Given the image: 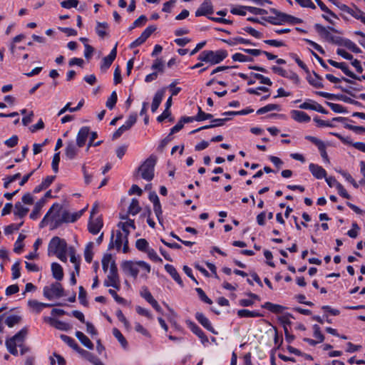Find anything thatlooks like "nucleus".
Returning a JSON list of instances; mask_svg holds the SVG:
<instances>
[{
  "label": "nucleus",
  "mask_w": 365,
  "mask_h": 365,
  "mask_svg": "<svg viewBox=\"0 0 365 365\" xmlns=\"http://www.w3.org/2000/svg\"><path fill=\"white\" fill-rule=\"evenodd\" d=\"M84 210L80 212L71 215L67 210H63L62 206L58 203L53 204L49 209L52 228L56 229L63 223L73 222L81 217Z\"/></svg>",
  "instance_id": "nucleus-1"
},
{
  "label": "nucleus",
  "mask_w": 365,
  "mask_h": 365,
  "mask_svg": "<svg viewBox=\"0 0 365 365\" xmlns=\"http://www.w3.org/2000/svg\"><path fill=\"white\" fill-rule=\"evenodd\" d=\"M122 268L125 274L134 278H136L138 274L140 272V276L145 279L151 269L150 264L143 261H126L123 263Z\"/></svg>",
  "instance_id": "nucleus-2"
},
{
  "label": "nucleus",
  "mask_w": 365,
  "mask_h": 365,
  "mask_svg": "<svg viewBox=\"0 0 365 365\" xmlns=\"http://www.w3.org/2000/svg\"><path fill=\"white\" fill-rule=\"evenodd\" d=\"M227 56V52L225 50H217L215 51L205 50L199 54L197 59L200 61L215 65L222 62Z\"/></svg>",
  "instance_id": "nucleus-3"
},
{
  "label": "nucleus",
  "mask_w": 365,
  "mask_h": 365,
  "mask_svg": "<svg viewBox=\"0 0 365 365\" xmlns=\"http://www.w3.org/2000/svg\"><path fill=\"white\" fill-rule=\"evenodd\" d=\"M27 334V329L23 328L14 336L6 340V346L10 354L14 356L18 355L17 346L21 347L24 345Z\"/></svg>",
  "instance_id": "nucleus-4"
},
{
  "label": "nucleus",
  "mask_w": 365,
  "mask_h": 365,
  "mask_svg": "<svg viewBox=\"0 0 365 365\" xmlns=\"http://www.w3.org/2000/svg\"><path fill=\"white\" fill-rule=\"evenodd\" d=\"M316 31L319 35L329 43L336 44L339 46L342 45V38L338 36H334L331 32L338 33V31L333 27H324L321 24H317L314 26Z\"/></svg>",
  "instance_id": "nucleus-5"
},
{
  "label": "nucleus",
  "mask_w": 365,
  "mask_h": 365,
  "mask_svg": "<svg viewBox=\"0 0 365 365\" xmlns=\"http://www.w3.org/2000/svg\"><path fill=\"white\" fill-rule=\"evenodd\" d=\"M156 157L150 155L139 167L138 173L141 178L147 181H150L154 178V168L156 163Z\"/></svg>",
  "instance_id": "nucleus-6"
},
{
  "label": "nucleus",
  "mask_w": 365,
  "mask_h": 365,
  "mask_svg": "<svg viewBox=\"0 0 365 365\" xmlns=\"http://www.w3.org/2000/svg\"><path fill=\"white\" fill-rule=\"evenodd\" d=\"M270 11L276 16H269L267 21L274 25L282 24L284 22L299 24L302 21L300 19L280 12L275 9H270Z\"/></svg>",
  "instance_id": "nucleus-7"
},
{
  "label": "nucleus",
  "mask_w": 365,
  "mask_h": 365,
  "mask_svg": "<svg viewBox=\"0 0 365 365\" xmlns=\"http://www.w3.org/2000/svg\"><path fill=\"white\" fill-rule=\"evenodd\" d=\"M43 294L49 300L54 298H60L64 296L63 288L59 282H55L49 286L44 287Z\"/></svg>",
  "instance_id": "nucleus-8"
},
{
  "label": "nucleus",
  "mask_w": 365,
  "mask_h": 365,
  "mask_svg": "<svg viewBox=\"0 0 365 365\" xmlns=\"http://www.w3.org/2000/svg\"><path fill=\"white\" fill-rule=\"evenodd\" d=\"M68 250L67 243L65 240L61 239L58 237H53L48 247V255H54L58 252Z\"/></svg>",
  "instance_id": "nucleus-9"
},
{
  "label": "nucleus",
  "mask_w": 365,
  "mask_h": 365,
  "mask_svg": "<svg viewBox=\"0 0 365 365\" xmlns=\"http://www.w3.org/2000/svg\"><path fill=\"white\" fill-rule=\"evenodd\" d=\"M104 285L106 287H113L118 290L120 289V284L115 263H113L110 266L109 274L104 282Z\"/></svg>",
  "instance_id": "nucleus-10"
},
{
  "label": "nucleus",
  "mask_w": 365,
  "mask_h": 365,
  "mask_svg": "<svg viewBox=\"0 0 365 365\" xmlns=\"http://www.w3.org/2000/svg\"><path fill=\"white\" fill-rule=\"evenodd\" d=\"M130 232H123L121 231H117L116 238L115 240V245L117 250H120L121 246L123 245V252H127L128 250V237Z\"/></svg>",
  "instance_id": "nucleus-11"
},
{
  "label": "nucleus",
  "mask_w": 365,
  "mask_h": 365,
  "mask_svg": "<svg viewBox=\"0 0 365 365\" xmlns=\"http://www.w3.org/2000/svg\"><path fill=\"white\" fill-rule=\"evenodd\" d=\"M137 120V116L136 115H130L128 118V119L126 120L125 124H123L122 126H120L113 134V139H117L121 136V135L130 129V128L136 123Z\"/></svg>",
  "instance_id": "nucleus-12"
},
{
  "label": "nucleus",
  "mask_w": 365,
  "mask_h": 365,
  "mask_svg": "<svg viewBox=\"0 0 365 365\" xmlns=\"http://www.w3.org/2000/svg\"><path fill=\"white\" fill-rule=\"evenodd\" d=\"M156 30V27L155 26H150L147 27L145 31L141 34L140 37L135 39L133 43H131L130 47L131 48L138 47L143 44L149 36Z\"/></svg>",
  "instance_id": "nucleus-13"
},
{
  "label": "nucleus",
  "mask_w": 365,
  "mask_h": 365,
  "mask_svg": "<svg viewBox=\"0 0 365 365\" xmlns=\"http://www.w3.org/2000/svg\"><path fill=\"white\" fill-rule=\"evenodd\" d=\"M44 322L48 323L51 327L61 331H68L71 329V325L69 324L60 321L53 317H46L44 318Z\"/></svg>",
  "instance_id": "nucleus-14"
},
{
  "label": "nucleus",
  "mask_w": 365,
  "mask_h": 365,
  "mask_svg": "<svg viewBox=\"0 0 365 365\" xmlns=\"http://www.w3.org/2000/svg\"><path fill=\"white\" fill-rule=\"evenodd\" d=\"M214 12L210 0H205L195 11V16H207Z\"/></svg>",
  "instance_id": "nucleus-15"
},
{
  "label": "nucleus",
  "mask_w": 365,
  "mask_h": 365,
  "mask_svg": "<svg viewBox=\"0 0 365 365\" xmlns=\"http://www.w3.org/2000/svg\"><path fill=\"white\" fill-rule=\"evenodd\" d=\"M186 324L189 329L200 338L202 344L208 342V338L195 323L190 320H187Z\"/></svg>",
  "instance_id": "nucleus-16"
},
{
  "label": "nucleus",
  "mask_w": 365,
  "mask_h": 365,
  "mask_svg": "<svg viewBox=\"0 0 365 365\" xmlns=\"http://www.w3.org/2000/svg\"><path fill=\"white\" fill-rule=\"evenodd\" d=\"M103 225V222L101 217L90 218L88 225V231L93 235H96L100 232Z\"/></svg>",
  "instance_id": "nucleus-17"
},
{
  "label": "nucleus",
  "mask_w": 365,
  "mask_h": 365,
  "mask_svg": "<svg viewBox=\"0 0 365 365\" xmlns=\"http://www.w3.org/2000/svg\"><path fill=\"white\" fill-rule=\"evenodd\" d=\"M90 129L88 127H82L79 130L76 136V144L78 148H81L86 144L87 140L88 139Z\"/></svg>",
  "instance_id": "nucleus-18"
},
{
  "label": "nucleus",
  "mask_w": 365,
  "mask_h": 365,
  "mask_svg": "<svg viewBox=\"0 0 365 365\" xmlns=\"http://www.w3.org/2000/svg\"><path fill=\"white\" fill-rule=\"evenodd\" d=\"M195 319L206 329H207L210 332L213 333L214 334H217V332L215 330V329L212 326L210 320L202 313L197 312L195 314Z\"/></svg>",
  "instance_id": "nucleus-19"
},
{
  "label": "nucleus",
  "mask_w": 365,
  "mask_h": 365,
  "mask_svg": "<svg viewBox=\"0 0 365 365\" xmlns=\"http://www.w3.org/2000/svg\"><path fill=\"white\" fill-rule=\"evenodd\" d=\"M77 144H75L73 141H69L66 143V146L65 148V155L66 157L69 160L74 159L78 153Z\"/></svg>",
  "instance_id": "nucleus-20"
},
{
  "label": "nucleus",
  "mask_w": 365,
  "mask_h": 365,
  "mask_svg": "<svg viewBox=\"0 0 365 365\" xmlns=\"http://www.w3.org/2000/svg\"><path fill=\"white\" fill-rule=\"evenodd\" d=\"M77 352L80 354L82 357L91 362L93 365H104L103 363L98 357L94 356L92 353L86 351L81 347L78 349Z\"/></svg>",
  "instance_id": "nucleus-21"
},
{
  "label": "nucleus",
  "mask_w": 365,
  "mask_h": 365,
  "mask_svg": "<svg viewBox=\"0 0 365 365\" xmlns=\"http://www.w3.org/2000/svg\"><path fill=\"white\" fill-rule=\"evenodd\" d=\"M165 90L166 88H163L155 93L151 105V110L153 113L157 110L160 104L161 103L165 93Z\"/></svg>",
  "instance_id": "nucleus-22"
},
{
  "label": "nucleus",
  "mask_w": 365,
  "mask_h": 365,
  "mask_svg": "<svg viewBox=\"0 0 365 365\" xmlns=\"http://www.w3.org/2000/svg\"><path fill=\"white\" fill-rule=\"evenodd\" d=\"M309 171L317 179L326 178L327 172L322 167L314 163H310L309 165Z\"/></svg>",
  "instance_id": "nucleus-23"
},
{
  "label": "nucleus",
  "mask_w": 365,
  "mask_h": 365,
  "mask_svg": "<svg viewBox=\"0 0 365 365\" xmlns=\"http://www.w3.org/2000/svg\"><path fill=\"white\" fill-rule=\"evenodd\" d=\"M345 12L350 14L351 16L355 18L356 19L360 20L362 23L365 24V14L358 8H350L348 6H345L344 9Z\"/></svg>",
  "instance_id": "nucleus-24"
},
{
  "label": "nucleus",
  "mask_w": 365,
  "mask_h": 365,
  "mask_svg": "<svg viewBox=\"0 0 365 365\" xmlns=\"http://www.w3.org/2000/svg\"><path fill=\"white\" fill-rule=\"evenodd\" d=\"M117 45L112 49L110 53L106 57H104L102 60V64L101 66V69H107L112 64L113 61L115 60L117 54Z\"/></svg>",
  "instance_id": "nucleus-25"
},
{
  "label": "nucleus",
  "mask_w": 365,
  "mask_h": 365,
  "mask_svg": "<svg viewBox=\"0 0 365 365\" xmlns=\"http://www.w3.org/2000/svg\"><path fill=\"white\" fill-rule=\"evenodd\" d=\"M292 118L299 123H308L311 118L303 111L293 110L291 112Z\"/></svg>",
  "instance_id": "nucleus-26"
},
{
  "label": "nucleus",
  "mask_w": 365,
  "mask_h": 365,
  "mask_svg": "<svg viewBox=\"0 0 365 365\" xmlns=\"http://www.w3.org/2000/svg\"><path fill=\"white\" fill-rule=\"evenodd\" d=\"M165 269L170 275L173 277V279L181 287L183 286L182 280L180 274H178L176 269L171 264H167L165 265Z\"/></svg>",
  "instance_id": "nucleus-27"
},
{
  "label": "nucleus",
  "mask_w": 365,
  "mask_h": 365,
  "mask_svg": "<svg viewBox=\"0 0 365 365\" xmlns=\"http://www.w3.org/2000/svg\"><path fill=\"white\" fill-rule=\"evenodd\" d=\"M51 272L53 277L58 281H61L63 278V271L62 267L56 262L51 264Z\"/></svg>",
  "instance_id": "nucleus-28"
},
{
  "label": "nucleus",
  "mask_w": 365,
  "mask_h": 365,
  "mask_svg": "<svg viewBox=\"0 0 365 365\" xmlns=\"http://www.w3.org/2000/svg\"><path fill=\"white\" fill-rule=\"evenodd\" d=\"M75 335L84 346L89 349H93V344L83 332L77 331Z\"/></svg>",
  "instance_id": "nucleus-29"
},
{
  "label": "nucleus",
  "mask_w": 365,
  "mask_h": 365,
  "mask_svg": "<svg viewBox=\"0 0 365 365\" xmlns=\"http://www.w3.org/2000/svg\"><path fill=\"white\" fill-rule=\"evenodd\" d=\"M262 308L267 309L272 313L279 314L282 313L285 309L283 306L279 304H273L271 302H265L262 305Z\"/></svg>",
  "instance_id": "nucleus-30"
},
{
  "label": "nucleus",
  "mask_w": 365,
  "mask_h": 365,
  "mask_svg": "<svg viewBox=\"0 0 365 365\" xmlns=\"http://www.w3.org/2000/svg\"><path fill=\"white\" fill-rule=\"evenodd\" d=\"M314 77L311 76H307V81L312 86L317 88H321L324 87L322 83V78L315 72H314Z\"/></svg>",
  "instance_id": "nucleus-31"
},
{
  "label": "nucleus",
  "mask_w": 365,
  "mask_h": 365,
  "mask_svg": "<svg viewBox=\"0 0 365 365\" xmlns=\"http://www.w3.org/2000/svg\"><path fill=\"white\" fill-rule=\"evenodd\" d=\"M237 315L240 317H260L262 316L257 311H250L248 309H240L237 311Z\"/></svg>",
  "instance_id": "nucleus-32"
},
{
  "label": "nucleus",
  "mask_w": 365,
  "mask_h": 365,
  "mask_svg": "<svg viewBox=\"0 0 365 365\" xmlns=\"http://www.w3.org/2000/svg\"><path fill=\"white\" fill-rule=\"evenodd\" d=\"M28 306L33 312L36 314H38L42 311V302H39L36 299L29 300Z\"/></svg>",
  "instance_id": "nucleus-33"
},
{
  "label": "nucleus",
  "mask_w": 365,
  "mask_h": 365,
  "mask_svg": "<svg viewBox=\"0 0 365 365\" xmlns=\"http://www.w3.org/2000/svg\"><path fill=\"white\" fill-rule=\"evenodd\" d=\"M29 210V208L23 206L21 202H17L15 204L14 215L19 216V217H23L26 215Z\"/></svg>",
  "instance_id": "nucleus-34"
},
{
  "label": "nucleus",
  "mask_w": 365,
  "mask_h": 365,
  "mask_svg": "<svg viewBox=\"0 0 365 365\" xmlns=\"http://www.w3.org/2000/svg\"><path fill=\"white\" fill-rule=\"evenodd\" d=\"M21 317L18 316V315H10L6 318L5 324L9 327H13L16 324H19L21 322Z\"/></svg>",
  "instance_id": "nucleus-35"
},
{
  "label": "nucleus",
  "mask_w": 365,
  "mask_h": 365,
  "mask_svg": "<svg viewBox=\"0 0 365 365\" xmlns=\"http://www.w3.org/2000/svg\"><path fill=\"white\" fill-rule=\"evenodd\" d=\"M140 210L141 208L139 205L138 200L135 198L133 199L128 207V213L132 215H135L140 212Z\"/></svg>",
  "instance_id": "nucleus-36"
},
{
  "label": "nucleus",
  "mask_w": 365,
  "mask_h": 365,
  "mask_svg": "<svg viewBox=\"0 0 365 365\" xmlns=\"http://www.w3.org/2000/svg\"><path fill=\"white\" fill-rule=\"evenodd\" d=\"M61 339L67 344L70 347H71L75 351H78L80 346L78 345V344L76 342V341L71 338V336H68L67 335L61 334Z\"/></svg>",
  "instance_id": "nucleus-37"
},
{
  "label": "nucleus",
  "mask_w": 365,
  "mask_h": 365,
  "mask_svg": "<svg viewBox=\"0 0 365 365\" xmlns=\"http://www.w3.org/2000/svg\"><path fill=\"white\" fill-rule=\"evenodd\" d=\"M113 334L118 339V341L120 342L121 346L124 349H126L128 346V341L125 339V338L123 336L122 333L117 328H114L113 329Z\"/></svg>",
  "instance_id": "nucleus-38"
},
{
  "label": "nucleus",
  "mask_w": 365,
  "mask_h": 365,
  "mask_svg": "<svg viewBox=\"0 0 365 365\" xmlns=\"http://www.w3.org/2000/svg\"><path fill=\"white\" fill-rule=\"evenodd\" d=\"M108 27V25L106 22H97V26L96 28L97 34L101 38L105 37L107 35L106 29Z\"/></svg>",
  "instance_id": "nucleus-39"
},
{
  "label": "nucleus",
  "mask_w": 365,
  "mask_h": 365,
  "mask_svg": "<svg viewBox=\"0 0 365 365\" xmlns=\"http://www.w3.org/2000/svg\"><path fill=\"white\" fill-rule=\"evenodd\" d=\"M351 50L352 52L359 53L361 52V49L356 45L355 43L349 39L342 38V45Z\"/></svg>",
  "instance_id": "nucleus-40"
},
{
  "label": "nucleus",
  "mask_w": 365,
  "mask_h": 365,
  "mask_svg": "<svg viewBox=\"0 0 365 365\" xmlns=\"http://www.w3.org/2000/svg\"><path fill=\"white\" fill-rule=\"evenodd\" d=\"M118 227L122 229L123 232H130L128 228L130 227L133 230L135 229V223L133 220H128L125 222H120L118 224Z\"/></svg>",
  "instance_id": "nucleus-41"
},
{
  "label": "nucleus",
  "mask_w": 365,
  "mask_h": 365,
  "mask_svg": "<svg viewBox=\"0 0 365 365\" xmlns=\"http://www.w3.org/2000/svg\"><path fill=\"white\" fill-rule=\"evenodd\" d=\"M281 110L280 106L277 104H268V105L258 109L257 111V113L260 115V114H264L265 113H267V112H269L272 110Z\"/></svg>",
  "instance_id": "nucleus-42"
},
{
  "label": "nucleus",
  "mask_w": 365,
  "mask_h": 365,
  "mask_svg": "<svg viewBox=\"0 0 365 365\" xmlns=\"http://www.w3.org/2000/svg\"><path fill=\"white\" fill-rule=\"evenodd\" d=\"M113 263H115V262L113 260L111 255H106L102 259L103 271L106 272L108 269H110Z\"/></svg>",
  "instance_id": "nucleus-43"
},
{
  "label": "nucleus",
  "mask_w": 365,
  "mask_h": 365,
  "mask_svg": "<svg viewBox=\"0 0 365 365\" xmlns=\"http://www.w3.org/2000/svg\"><path fill=\"white\" fill-rule=\"evenodd\" d=\"M151 68L155 71H157L158 73H164L165 66L163 61L160 58H157L154 61Z\"/></svg>",
  "instance_id": "nucleus-44"
},
{
  "label": "nucleus",
  "mask_w": 365,
  "mask_h": 365,
  "mask_svg": "<svg viewBox=\"0 0 365 365\" xmlns=\"http://www.w3.org/2000/svg\"><path fill=\"white\" fill-rule=\"evenodd\" d=\"M93 242H89L86 249H85V251H84V257H85V259L87 262L90 263L91 262L92 259H93Z\"/></svg>",
  "instance_id": "nucleus-45"
},
{
  "label": "nucleus",
  "mask_w": 365,
  "mask_h": 365,
  "mask_svg": "<svg viewBox=\"0 0 365 365\" xmlns=\"http://www.w3.org/2000/svg\"><path fill=\"white\" fill-rule=\"evenodd\" d=\"M212 115L210 113H206L202 110L200 107H198V113L195 115V121H202L207 119H212Z\"/></svg>",
  "instance_id": "nucleus-46"
},
{
  "label": "nucleus",
  "mask_w": 365,
  "mask_h": 365,
  "mask_svg": "<svg viewBox=\"0 0 365 365\" xmlns=\"http://www.w3.org/2000/svg\"><path fill=\"white\" fill-rule=\"evenodd\" d=\"M135 246L138 250L145 252L150 248L148 241L143 238L136 241Z\"/></svg>",
  "instance_id": "nucleus-47"
},
{
  "label": "nucleus",
  "mask_w": 365,
  "mask_h": 365,
  "mask_svg": "<svg viewBox=\"0 0 365 365\" xmlns=\"http://www.w3.org/2000/svg\"><path fill=\"white\" fill-rule=\"evenodd\" d=\"M339 68L341 69L349 77H350L351 78H354V79H356V80L361 81V78H359V76H357L352 71H351L348 68V67H347V66H346V64L345 63L342 62L341 63V66H340Z\"/></svg>",
  "instance_id": "nucleus-48"
},
{
  "label": "nucleus",
  "mask_w": 365,
  "mask_h": 365,
  "mask_svg": "<svg viewBox=\"0 0 365 365\" xmlns=\"http://www.w3.org/2000/svg\"><path fill=\"white\" fill-rule=\"evenodd\" d=\"M117 93L115 91H113L110 96L108 98L106 101V107L110 110L113 109L115 106L117 102Z\"/></svg>",
  "instance_id": "nucleus-49"
},
{
  "label": "nucleus",
  "mask_w": 365,
  "mask_h": 365,
  "mask_svg": "<svg viewBox=\"0 0 365 365\" xmlns=\"http://www.w3.org/2000/svg\"><path fill=\"white\" fill-rule=\"evenodd\" d=\"M247 8H249V6H239L237 7L232 8L230 10V12L235 15L245 16L247 14L246 11H247Z\"/></svg>",
  "instance_id": "nucleus-50"
},
{
  "label": "nucleus",
  "mask_w": 365,
  "mask_h": 365,
  "mask_svg": "<svg viewBox=\"0 0 365 365\" xmlns=\"http://www.w3.org/2000/svg\"><path fill=\"white\" fill-rule=\"evenodd\" d=\"M314 336L317 339L318 343H321L324 340V336L322 334L320 327L317 324L313 326Z\"/></svg>",
  "instance_id": "nucleus-51"
},
{
  "label": "nucleus",
  "mask_w": 365,
  "mask_h": 365,
  "mask_svg": "<svg viewBox=\"0 0 365 365\" xmlns=\"http://www.w3.org/2000/svg\"><path fill=\"white\" fill-rule=\"evenodd\" d=\"M79 1L78 0H66L61 2V6L65 9L76 8Z\"/></svg>",
  "instance_id": "nucleus-52"
},
{
  "label": "nucleus",
  "mask_w": 365,
  "mask_h": 365,
  "mask_svg": "<svg viewBox=\"0 0 365 365\" xmlns=\"http://www.w3.org/2000/svg\"><path fill=\"white\" fill-rule=\"evenodd\" d=\"M294 317L292 314L287 313L278 317L279 321L283 325L284 328L287 327V325L291 324L290 319Z\"/></svg>",
  "instance_id": "nucleus-53"
},
{
  "label": "nucleus",
  "mask_w": 365,
  "mask_h": 365,
  "mask_svg": "<svg viewBox=\"0 0 365 365\" xmlns=\"http://www.w3.org/2000/svg\"><path fill=\"white\" fill-rule=\"evenodd\" d=\"M25 238V235H22V234H20L19 237H18V240H16V242H15V245H14V251L16 252V253H21L22 249H23V244L21 243V242L24 240Z\"/></svg>",
  "instance_id": "nucleus-54"
},
{
  "label": "nucleus",
  "mask_w": 365,
  "mask_h": 365,
  "mask_svg": "<svg viewBox=\"0 0 365 365\" xmlns=\"http://www.w3.org/2000/svg\"><path fill=\"white\" fill-rule=\"evenodd\" d=\"M195 291L202 302L208 304H211L212 303V301L206 295L205 292L201 288H196Z\"/></svg>",
  "instance_id": "nucleus-55"
},
{
  "label": "nucleus",
  "mask_w": 365,
  "mask_h": 365,
  "mask_svg": "<svg viewBox=\"0 0 365 365\" xmlns=\"http://www.w3.org/2000/svg\"><path fill=\"white\" fill-rule=\"evenodd\" d=\"M153 210H154V212L158 218L159 223L163 225V217H162L163 210H162L160 202L153 205Z\"/></svg>",
  "instance_id": "nucleus-56"
},
{
  "label": "nucleus",
  "mask_w": 365,
  "mask_h": 365,
  "mask_svg": "<svg viewBox=\"0 0 365 365\" xmlns=\"http://www.w3.org/2000/svg\"><path fill=\"white\" fill-rule=\"evenodd\" d=\"M145 252L148 254L149 258L151 260L155 262H162V259L160 257H158L156 252L153 248H149Z\"/></svg>",
  "instance_id": "nucleus-57"
},
{
  "label": "nucleus",
  "mask_w": 365,
  "mask_h": 365,
  "mask_svg": "<svg viewBox=\"0 0 365 365\" xmlns=\"http://www.w3.org/2000/svg\"><path fill=\"white\" fill-rule=\"evenodd\" d=\"M23 222H20L19 224H11L10 225H8L5 228V233L6 235L12 234L14 232L17 231L19 230V228L22 226Z\"/></svg>",
  "instance_id": "nucleus-58"
},
{
  "label": "nucleus",
  "mask_w": 365,
  "mask_h": 365,
  "mask_svg": "<svg viewBox=\"0 0 365 365\" xmlns=\"http://www.w3.org/2000/svg\"><path fill=\"white\" fill-rule=\"evenodd\" d=\"M12 277L16 279H18L20 275V263L19 262H15L11 267Z\"/></svg>",
  "instance_id": "nucleus-59"
},
{
  "label": "nucleus",
  "mask_w": 365,
  "mask_h": 365,
  "mask_svg": "<svg viewBox=\"0 0 365 365\" xmlns=\"http://www.w3.org/2000/svg\"><path fill=\"white\" fill-rule=\"evenodd\" d=\"M78 299L83 305L86 306L88 304V302L86 300V291L82 286L79 287Z\"/></svg>",
  "instance_id": "nucleus-60"
},
{
  "label": "nucleus",
  "mask_w": 365,
  "mask_h": 365,
  "mask_svg": "<svg viewBox=\"0 0 365 365\" xmlns=\"http://www.w3.org/2000/svg\"><path fill=\"white\" fill-rule=\"evenodd\" d=\"M252 75L256 79L259 80L261 83L272 86V83L269 78L259 73H253Z\"/></svg>",
  "instance_id": "nucleus-61"
},
{
  "label": "nucleus",
  "mask_w": 365,
  "mask_h": 365,
  "mask_svg": "<svg viewBox=\"0 0 365 365\" xmlns=\"http://www.w3.org/2000/svg\"><path fill=\"white\" fill-rule=\"evenodd\" d=\"M60 162V153H56L54 154L52 160V169L55 173H57L58 171V164Z\"/></svg>",
  "instance_id": "nucleus-62"
},
{
  "label": "nucleus",
  "mask_w": 365,
  "mask_h": 365,
  "mask_svg": "<svg viewBox=\"0 0 365 365\" xmlns=\"http://www.w3.org/2000/svg\"><path fill=\"white\" fill-rule=\"evenodd\" d=\"M243 30L257 38H261L262 37V34L261 32L250 26L245 27Z\"/></svg>",
  "instance_id": "nucleus-63"
},
{
  "label": "nucleus",
  "mask_w": 365,
  "mask_h": 365,
  "mask_svg": "<svg viewBox=\"0 0 365 365\" xmlns=\"http://www.w3.org/2000/svg\"><path fill=\"white\" fill-rule=\"evenodd\" d=\"M19 138L17 135H14L11 136L10 138L5 140L4 144L9 148H14L18 144Z\"/></svg>",
  "instance_id": "nucleus-64"
}]
</instances>
